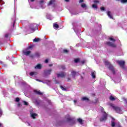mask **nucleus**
I'll list each match as a JSON object with an SVG mask.
<instances>
[{
	"label": "nucleus",
	"instance_id": "obj_49",
	"mask_svg": "<svg viewBox=\"0 0 127 127\" xmlns=\"http://www.w3.org/2000/svg\"><path fill=\"white\" fill-rule=\"evenodd\" d=\"M65 1H69V0H64Z\"/></svg>",
	"mask_w": 127,
	"mask_h": 127
},
{
	"label": "nucleus",
	"instance_id": "obj_47",
	"mask_svg": "<svg viewBox=\"0 0 127 127\" xmlns=\"http://www.w3.org/2000/svg\"><path fill=\"white\" fill-rule=\"evenodd\" d=\"M74 104H76V103H77V100L76 99L74 100Z\"/></svg>",
	"mask_w": 127,
	"mask_h": 127
},
{
	"label": "nucleus",
	"instance_id": "obj_6",
	"mask_svg": "<svg viewBox=\"0 0 127 127\" xmlns=\"http://www.w3.org/2000/svg\"><path fill=\"white\" fill-rule=\"evenodd\" d=\"M30 48H31V47H29V48H27L23 50L22 52L24 55H25V56H28L30 54L31 52L29 50Z\"/></svg>",
	"mask_w": 127,
	"mask_h": 127
},
{
	"label": "nucleus",
	"instance_id": "obj_44",
	"mask_svg": "<svg viewBox=\"0 0 127 127\" xmlns=\"http://www.w3.org/2000/svg\"><path fill=\"white\" fill-rule=\"evenodd\" d=\"M45 63H48V60L46 59V60L45 61Z\"/></svg>",
	"mask_w": 127,
	"mask_h": 127
},
{
	"label": "nucleus",
	"instance_id": "obj_37",
	"mask_svg": "<svg viewBox=\"0 0 127 127\" xmlns=\"http://www.w3.org/2000/svg\"><path fill=\"white\" fill-rule=\"evenodd\" d=\"M101 9L102 11H105V8H104V7H101Z\"/></svg>",
	"mask_w": 127,
	"mask_h": 127
},
{
	"label": "nucleus",
	"instance_id": "obj_50",
	"mask_svg": "<svg viewBox=\"0 0 127 127\" xmlns=\"http://www.w3.org/2000/svg\"><path fill=\"white\" fill-rule=\"evenodd\" d=\"M117 1H121V0H116Z\"/></svg>",
	"mask_w": 127,
	"mask_h": 127
},
{
	"label": "nucleus",
	"instance_id": "obj_10",
	"mask_svg": "<svg viewBox=\"0 0 127 127\" xmlns=\"http://www.w3.org/2000/svg\"><path fill=\"white\" fill-rule=\"evenodd\" d=\"M94 2L95 4H93L92 5V7H93V8H95V9H97V8H98V6L96 4L99 3L100 2V1L98 0H95L94 1Z\"/></svg>",
	"mask_w": 127,
	"mask_h": 127
},
{
	"label": "nucleus",
	"instance_id": "obj_25",
	"mask_svg": "<svg viewBox=\"0 0 127 127\" xmlns=\"http://www.w3.org/2000/svg\"><path fill=\"white\" fill-rule=\"evenodd\" d=\"M110 100L111 101H115V100H116V98L114 97V96H111L110 97Z\"/></svg>",
	"mask_w": 127,
	"mask_h": 127
},
{
	"label": "nucleus",
	"instance_id": "obj_42",
	"mask_svg": "<svg viewBox=\"0 0 127 127\" xmlns=\"http://www.w3.org/2000/svg\"><path fill=\"white\" fill-rule=\"evenodd\" d=\"M83 1H84V0H79V2L81 3V2H83Z\"/></svg>",
	"mask_w": 127,
	"mask_h": 127
},
{
	"label": "nucleus",
	"instance_id": "obj_5",
	"mask_svg": "<svg viewBox=\"0 0 127 127\" xmlns=\"http://www.w3.org/2000/svg\"><path fill=\"white\" fill-rule=\"evenodd\" d=\"M111 106L112 108L116 111V112H117L118 114H123V110L121 109V108L119 107L115 106L113 104L111 105Z\"/></svg>",
	"mask_w": 127,
	"mask_h": 127
},
{
	"label": "nucleus",
	"instance_id": "obj_28",
	"mask_svg": "<svg viewBox=\"0 0 127 127\" xmlns=\"http://www.w3.org/2000/svg\"><path fill=\"white\" fill-rule=\"evenodd\" d=\"M78 122L80 123V125H83L82 120L81 119H78Z\"/></svg>",
	"mask_w": 127,
	"mask_h": 127
},
{
	"label": "nucleus",
	"instance_id": "obj_7",
	"mask_svg": "<svg viewBox=\"0 0 127 127\" xmlns=\"http://www.w3.org/2000/svg\"><path fill=\"white\" fill-rule=\"evenodd\" d=\"M57 76L58 78H64L65 76H66V73L64 72H61L60 73H58Z\"/></svg>",
	"mask_w": 127,
	"mask_h": 127
},
{
	"label": "nucleus",
	"instance_id": "obj_23",
	"mask_svg": "<svg viewBox=\"0 0 127 127\" xmlns=\"http://www.w3.org/2000/svg\"><path fill=\"white\" fill-rule=\"evenodd\" d=\"M37 115L35 113H33L31 115V117L33 119H35V117H36Z\"/></svg>",
	"mask_w": 127,
	"mask_h": 127
},
{
	"label": "nucleus",
	"instance_id": "obj_38",
	"mask_svg": "<svg viewBox=\"0 0 127 127\" xmlns=\"http://www.w3.org/2000/svg\"><path fill=\"white\" fill-rule=\"evenodd\" d=\"M15 101H16V102H19V98H16Z\"/></svg>",
	"mask_w": 127,
	"mask_h": 127
},
{
	"label": "nucleus",
	"instance_id": "obj_1",
	"mask_svg": "<svg viewBox=\"0 0 127 127\" xmlns=\"http://www.w3.org/2000/svg\"><path fill=\"white\" fill-rule=\"evenodd\" d=\"M104 63H105L106 66L107 67V68H108L109 69V70L112 71V72L113 73V74H115V67H114L113 66V65H112L111 64V63L110 62H109V61H105Z\"/></svg>",
	"mask_w": 127,
	"mask_h": 127
},
{
	"label": "nucleus",
	"instance_id": "obj_29",
	"mask_svg": "<svg viewBox=\"0 0 127 127\" xmlns=\"http://www.w3.org/2000/svg\"><path fill=\"white\" fill-rule=\"evenodd\" d=\"M75 63H78V62H80V59H75L74 60Z\"/></svg>",
	"mask_w": 127,
	"mask_h": 127
},
{
	"label": "nucleus",
	"instance_id": "obj_51",
	"mask_svg": "<svg viewBox=\"0 0 127 127\" xmlns=\"http://www.w3.org/2000/svg\"><path fill=\"white\" fill-rule=\"evenodd\" d=\"M31 1H34V0H30Z\"/></svg>",
	"mask_w": 127,
	"mask_h": 127
},
{
	"label": "nucleus",
	"instance_id": "obj_45",
	"mask_svg": "<svg viewBox=\"0 0 127 127\" xmlns=\"http://www.w3.org/2000/svg\"><path fill=\"white\" fill-rule=\"evenodd\" d=\"M49 66L50 67H52V66H53V64H49Z\"/></svg>",
	"mask_w": 127,
	"mask_h": 127
},
{
	"label": "nucleus",
	"instance_id": "obj_41",
	"mask_svg": "<svg viewBox=\"0 0 127 127\" xmlns=\"http://www.w3.org/2000/svg\"><path fill=\"white\" fill-rule=\"evenodd\" d=\"M64 52L65 53H67V52H68V51L67 50H64Z\"/></svg>",
	"mask_w": 127,
	"mask_h": 127
},
{
	"label": "nucleus",
	"instance_id": "obj_33",
	"mask_svg": "<svg viewBox=\"0 0 127 127\" xmlns=\"http://www.w3.org/2000/svg\"><path fill=\"white\" fill-rule=\"evenodd\" d=\"M120 1L122 3H126V2H127V0H121Z\"/></svg>",
	"mask_w": 127,
	"mask_h": 127
},
{
	"label": "nucleus",
	"instance_id": "obj_53",
	"mask_svg": "<svg viewBox=\"0 0 127 127\" xmlns=\"http://www.w3.org/2000/svg\"><path fill=\"white\" fill-rule=\"evenodd\" d=\"M28 126H30V125L29 124V123H28Z\"/></svg>",
	"mask_w": 127,
	"mask_h": 127
},
{
	"label": "nucleus",
	"instance_id": "obj_9",
	"mask_svg": "<svg viewBox=\"0 0 127 127\" xmlns=\"http://www.w3.org/2000/svg\"><path fill=\"white\" fill-rule=\"evenodd\" d=\"M51 72H52V69H46L45 70V74L46 76H49L51 74Z\"/></svg>",
	"mask_w": 127,
	"mask_h": 127
},
{
	"label": "nucleus",
	"instance_id": "obj_11",
	"mask_svg": "<svg viewBox=\"0 0 127 127\" xmlns=\"http://www.w3.org/2000/svg\"><path fill=\"white\" fill-rule=\"evenodd\" d=\"M45 2L43 0H40V5L41 6V8H45Z\"/></svg>",
	"mask_w": 127,
	"mask_h": 127
},
{
	"label": "nucleus",
	"instance_id": "obj_35",
	"mask_svg": "<svg viewBox=\"0 0 127 127\" xmlns=\"http://www.w3.org/2000/svg\"><path fill=\"white\" fill-rule=\"evenodd\" d=\"M123 100L124 101V102H125V103H127V99H126V98H125V97H123Z\"/></svg>",
	"mask_w": 127,
	"mask_h": 127
},
{
	"label": "nucleus",
	"instance_id": "obj_48",
	"mask_svg": "<svg viewBox=\"0 0 127 127\" xmlns=\"http://www.w3.org/2000/svg\"><path fill=\"white\" fill-rule=\"evenodd\" d=\"M14 23H15V21H13V26H14Z\"/></svg>",
	"mask_w": 127,
	"mask_h": 127
},
{
	"label": "nucleus",
	"instance_id": "obj_19",
	"mask_svg": "<svg viewBox=\"0 0 127 127\" xmlns=\"http://www.w3.org/2000/svg\"><path fill=\"white\" fill-rule=\"evenodd\" d=\"M53 27L55 29H58L59 28V25L56 23H54Z\"/></svg>",
	"mask_w": 127,
	"mask_h": 127
},
{
	"label": "nucleus",
	"instance_id": "obj_27",
	"mask_svg": "<svg viewBox=\"0 0 127 127\" xmlns=\"http://www.w3.org/2000/svg\"><path fill=\"white\" fill-rule=\"evenodd\" d=\"M67 117H66V119L67 120V121H68V122H69V121L71 120V118L70 117V116L69 115L67 116Z\"/></svg>",
	"mask_w": 127,
	"mask_h": 127
},
{
	"label": "nucleus",
	"instance_id": "obj_36",
	"mask_svg": "<svg viewBox=\"0 0 127 127\" xmlns=\"http://www.w3.org/2000/svg\"><path fill=\"white\" fill-rule=\"evenodd\" d=\"M23 103L25 106H27V105H28V103L26 102V101H23Z\"/></svg>",
	"mask_w": 127,
	"mask_h": 127
},
{
	"label": "nucleus",
	"instance_id": "obj_14",
	"mask_svg": "<svg viewBox=\"0 0 127 127\" xmlns=\"http://www.w3.org/2000/svg\"><path fill=\"white\" fill-rule=\"evenodd\" d=\"M34 93L37 95H43V93L41 92L40 91H37L36 90H34Z\"/></svg>",
	"mask_w": 127,
	"mask_h": 127
},
{
	"label": "nucleus",
	"instance_id": "obj_16",
	"mask_svg": "<svg viewBox=\"0 0 127 127\" xmlns=\"http://www.w3.org/2000/svg\"><path fill=\"white\" fill-rule=\"evenodd\" d=\"M81 6L83 8H85V9H87V5H86V4L84 3L81 4Z\"/></svg>",
	"mask_w": 127,
	"mask_h": 127
},
{
	"label": "nucleus",
	"instance_id": "obj_34",
	"mask_svg": "<svg viewBox=\"0 0 127 127\" xmlns=\"http://www.w3.org/2000/svg\"><path fill=\"white\" fill-rule=\"evenodd\" d=\"M109 39H110V40H111V41H112L113 42H115V41H116V40H115L113 38H110Z\"/></svg>",
	"mask_w": 127,
	"mask_h": 127
},
{
	"label": "nucleus",
	"instance_id": "obj_8",
	"mask_svg": "<svg viewBox=\"0 0 127 127\" xmlns=\"http://www.w3.org/2000/svg\"><path fill=\"white\" fill-rule=\"evenodd\" d=\"M117 63L120 65L122 68H125V61H118Z\"/></svg>",
	"mask_w": 127,
	"mask_h": 127
},
{
	"label": "nucleus",
	"instance_id": "obj_12",
	"mask_svg": "<svg viewBox=\"0 0 127 127\" xmlns=\"http://www.w3.org/2000/svg\"><path fill=\"white\" fill-rule=\"evenodd\" d=\"M107 45L108 46H111V47H116V45L114 44V43H112L110 42H108L106 43Z\"/></svg>",
	"mask_w": 127,
	"mask_h": 127
},
{
	"label": "nucleus",
	"instance_id": "obj_3",
	"mask_svg": "<svg viewBox=\"0 0 127 127\" xmlns=\"http://www.w3.org/2000/svg\"><path fill=\"white\" fill-rule=\"evenodd\" d=\"M111 126L112 127H122L120 125V123L117 122V121H116L114 118L112 119Z\"/></svg>",
	"mask_w": 127,
	"mask_h": 127
},
{
	"label": "nucleus",
	"instance_id": "obj_46",
	"mask_svg": "<svg viewBox=\"0 0 127 127\" xmlns=\"http://www.w3.org/2000/svg\"><path fill=\"white\" fill-rule=\"evenodd\" d=\"M82 64H84L85 63V61H81Z\"/></svg>",
	"mask_w": 127,
	"mask_h": 127
},
{
	"label": "nucleus",
	"instance_id": "obj_15",
	"mask_svg": "<svg viewBox=\"0 0 127 127\" xmlns=\"http://www.w3.org/2000/svg\"><path fill=\"white\" fill-rule=\"evenodd\" d=\"M33 101L35 103V105H39L40 104V100H33Z\"/></svg>",
	"mask_w": 127,
	"mask_h": 127
},
{
	"label": "nucleus",
	"instance_id": "obj_31",
	"mask_svg": "<svg viewBox=\"0 0 127 127\" xmlns=\"http://www.w3.org/2000/svg\"><path fill=\"white\" fill-rule=\"evenodd\" d=\"M47 17L48 19H50L51 20L53 19V17H52L51 15H50L49 17H48V15H47Z\"/></svg>",
	"mask_w": 127,
	"mask_h": 127
},
{
	"label": "nucleus",
	"instance_id": "obj_17",
	"mask_svg": "<svg viewBox=\"0 0 127 127\" xmlns=\"http://www.w3.org/2000/svg\"><path fill=\"white\" fill-rule=\"evenodd\" d=\"M91 76L93 79H95L96 78V72L95 71H92L91 72Z\"/></svg>",
	"mask_w": 127,
	"mask_h": 127
},
{
	"label": "nucleus",
	"instance_id": "obj_22",
	"mask_svg": "<svg viewBox=\"0 0 127 127\" xmlns=\"http://www.w3.org/2000/svg\"><path fill=\"white\" fill-rule=\"evenodd\" d=\"M76 73L75 71H71V75L73 78H75V76H76Z\"/></svg>",
	"mask_w": 127,
	"mask_h": 127
},
{
	"label": "nucleus",
	"instance_id": "obj_13",
	"mask_svg": "<svg viewBox=\"0 0 127 127\" xmlns=\"http://www.w3.org/2000/svg\"><path fill=\"white\" fill-rule=\"evenodd\" d=\"M107 14L110 17V18H111L113 19V15H112V13H111V11H108L107 12Z\"/></svg>",
	"mask_w": 127,
	"mask_h": 127
},
{
	"label": "nucleus",
	"instance_id": "obj_40",
	"mask_svg": "<svg viewBox=\"0 0 127 127\" xmlns=\"http://www.w3.org/2000/svg\"><path fill=\"white\" fill-rule=\"evenodd\" d=\"M0 115H2V111H1V109L0 108Z\"/></svg>",
	"mask_w": 127,
	"mask_h": 127
},
{
	"label": "nucleus",
	"instance_id": "obj_26",
	"mask_svg": "<svg viewBox=\"0 0 127 127\" xmlns=\"http://www.w3.org/2000/svg\"><path fill=\"white\" fill-rule=\"evenodd\" d=\"M114 82H115V83H120V82H121V79H120V78L116 79L114 81Z\"/></svg>",
	"mask_w": 127,
	"mask_h": 127
},
{
	"label": "nucleus",
	"instance_id": "obj_39",
	"mask_svg": "<svg viewBox=\"0 0 127 127\" xmlns=\"http://www.w3.org/2000/svg\"><path fill=\"white\" fill-rule=\"evenodd\" d=\"M62 69H63V70H64V69H65V66H64V65H62Z\"/></svg>",
	"mask_w": 127,
	"mask_h": 127
},
{
	"label": "nucleus",
	"instance_id": "obj_4",
	"mask_svg": "<svg viewBox=\"0 0 127 127\" xmlns=\"http://www.w3.org/2000/svg\"><path fill=\"white\" fill-rule=\"evenodd\" d=\"M36 28V24H31L30 25V29H29V33H32L35 31V29Z\"/></svg>",
	"mask_w": 127,
	"mask_h": 127
},
{
	"label": "nucleus",
	"instance_id": "obj_21",
	"mask_svg": "<svg viewBox=\"0 0 127 127\" xmlns=\"http://www.w3.org/2000/svg\"><path fill=\"white\" fill-rule=\"evenodd\" d=\"M55 2V0H51L48 3V5H51V4H53V3H54Z\"/></svg>",
	"mask_w": 127,
	"mask_h": 127
},
{
	"label": "nucleus",
	"instance_id": "obj_2",
	"mask_svg": "<svg viewBox=\"0 0 127 127\" xmlns=\"http://www.w3.org/2000/svg\"><path fill=\"white\" fill-rule=\"evenodd\" d=\"M100 110L103 114V116L100 119V121L101 122H105V121H107L108 114L105 111H104V108H103V107H101Z\"/></svg>",
	"mask_w": 127,
	"mask_h": 127
},
{
	"label": "nucleus",
	"instance_id": "obj_20",
	"mask_svg": "<svg viewBox=\"0 0 127 127\" xmlns=\"http://www.w3.org/2000/svg\"><path fill=\"white\" fill-rule=\"evenodd\" d=\"M30 75L31 76H36V75H37V72H35V71L31 72L30 73Z\"/></svg>",
	"mask_w": 127,
	"mask_h": 127
},
{
	"label": "nucleus",
	"instance_id": "obj_32",
	"mask_svg": "<svg viewBox=\"0 0 127 127\" xmlns=\"http://www.w3.org/2000/svg\"><path fill=\"white\" fill-rule=\"evenodd\" d=\"M39 38H35L33 40L34 42H38L39 41Z\"/></svg>",
	"mask_w": 127,
	"mask_h": 127
},
{
	"label": "nucleus",
	"instance_id": "obj_43",
	"mask_svg": "<svg viewBox=\"0 0 127 127\" xmlns=\"http://www.w3.org/2000/svg\"><path fill=\"white\" fill-rule=\"evenodd\" d=\"M5 37H8V34H6L5 35Z\"/></svg>",
	"mask_w": 127,
	"mask_h": 127
},
{
	"label": "nucleus",
	"instance_id": "obj_18",
	"mask_svg": "<svg viewBox=\"0 0 127 127\" xmlns=\"http://www.w3.org/2000/svg\"><path fill=\"white\" fill-rule=\"evenodd\" d=\"M41 68H42V65H41V64H37L35 66V69H41Z\"/></svg>",
	"mask_w": 127,
	"mask_h": 127
},
{
	"label": "nucleus",
	"instance_id": "obj_54",
	"mask_svg": "<svg viewBox=\"0 0 127 127\" xmlns=\"http://www.w3.org/2000/svg\"><path fill=\"white\" fill-rule=\"evenodd\" d=\"M17 63V62H16L15 63V64H16Z\"/></svg>",
	"mask_w": 127,
	"mask_h": 127
},
{
	"label": "nucleus",
	"instance_id": "obj_30",
	"mask_svg": "<svg viewBox=\"0 0 127 127\" xmlns=\"http://www.w3.org/2000/svg\"><path fill=\"white\" fill-rule=\"evenodd\" d=\"M60 87L62 90H63V91H66V87H63V86L62 85H61Z\"/></svg>",
	"mask_w": 127,
	"mask_h": 127
},
{
	"label": "nucleus",
	"instance_id": "obj_52",
	"mask_svg": "<svg viewBox=\"0 0 127 127\" xmlns=\"http://www.w3.org/2000/svg\"><path fill=\"white\" fill-rule=\"evenodd\" d=\"M0 63H2V62L0 61Z\"/></svg>",
	"mask_w": 127,
	"mask_h": 127
},
{
	"label": "nucleus",
	"instance_id": "obj_24",
	"mask_svg": "<svg viewBox=\"0 0 127 127\" xmlns=\"http://www.w3.org/2000/svg\"><path fill=\"white\" fill-rule=\"evenodd\" d=\"M82 101H89V99L86 97H83L81 98Z\"/></svg>",
	"mask_w": 127,
	"mask_h": 127
}]
</instances>
